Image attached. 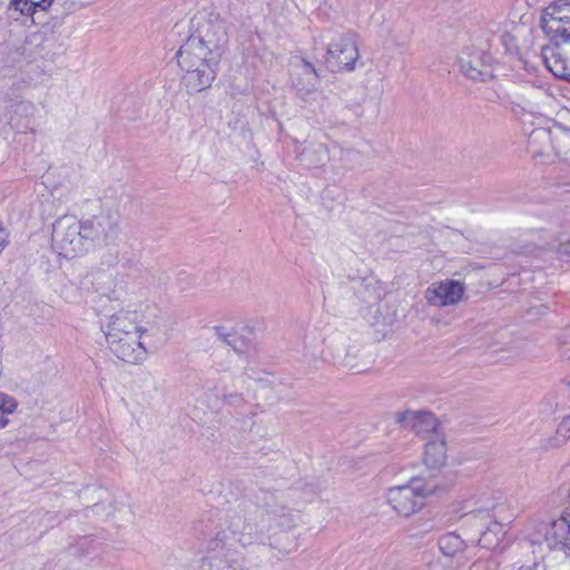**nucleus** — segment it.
Wrapping results in <instances>:
<instances>
[{
	"instance_id": "nucleus-1",
	"label": "nucleus",
	"mask_w": 570,
	"mask_h": 570,
	"mask_svg": "<svg viewBox=\"0 0 570 570\" xmlns=\"http://www.w3.org/2000/svg\"><path fill=\"white\" fill-rule=\"evenodd\" d=\"M191 33L179 48L183 61L188 65L190 53L206 57L212 63H219L228 43L226 21L218 14L194 17L190 20Z\"/></svg>"
},
{
	"instance_id": "nucleus-2",
	"label": "nucleus",
	"mask_w": 570,
	"mask_h": 570,
	"mask_svg": "<svg viewBox=\"0 0 570 570\" xmlns=\"http://www.w3.org/2000/svg\"><path fill=\"white\" fill-rule=\"evenodd\" d=\"M262 531L257 524L247 522L240 514L232 515L226 529L219 531L208 543V550L218 552L220 561L224 559L230 567L237 561V546L246 548L261 538Z\"/></svg>"
},
{
	"instance_id": "nucleus-3",
	"label": "nucleus",
	"mask_w": 570,
	"mask_h": 570,
	"mask_svg": "<svg viewBox=\"0 0 570 570\" xmlns=\"http://www.w3.org/2000/svg\"><path fill=\"white\" fill-rule=\"evenodd\" d=\"M52 247L65 258H72L88 252L81 222L75 216L58 218L52 225Z\"/></svg>"
},
{
	"instance_id": "nucleus-4",
	"label": "nucleus",
	"mask_w": 570,
	"mask_h": 570,
	"mask_svg": "<svg viewBox=\"0 0 570 570\" xmlns=\"http://www.w3.org/2000/svg\"><path fill=\"white\" fill-rule=\"evenodd\" d=\"M434 493V488L420 485L412 479L410 483L392 487L387 490L386 501L400 517H411L425 505L428 495Z\"/></svg>"
},
{
	"instance_id": "nucleus-5",
	"label": "nucleus",
	"mask_w": 570,
	"mask_h": 570,
	"mask_svg": "<svg viewBox=\"0 0 570 570\" xmlns=\"http://www.w3.org/2000/svg\"><path fill=\"white\" fill-rule=\"evenodd\" d=\"M358 58L355 33L345 32L328 43L324 62L331 72H351L355 69Z\"/></svg>"
},
{
	"instance_id": "nucleus-6",
	"label": "nucleus",
	"mask_w": 570,
	"mask_h": 570,
	"mask_svg": "<svg viewBox=\"0 0 570 570\" xmlns=\"http://www.w3.org/2000/svg\"><path fill=\"white\" fill-rule=\"evenodd\" d=\"M176 59L178 66L186 72L183 77V85L187 92L197 94L212 86L216 77V67L218 63H212L206 57L190 53L187 58L188 65H185L181 51H177Z\"/></svg>"
},
{
	"instance_id": "nucleus-7",
	"label": "nucleus",
	"mask_w": 570,
	"mask_h": 570,
	"mask_svg": "<svg viewBox=\"0 0 570 570\" xmlns=\"http://www.w3.org/2000/svg\"><path fill=\"white\" fill-rule=\"evenodd\" d=\"M87 248L107 245L119 232V216L111 210L101 212L92 218L81 222Z\"/></svg>"
},
{
	"instance_id": "nucleus-8",
	"label": "nucleus",
	"mask_w": 570,
	"mask_h": 570,
	"mask_svg": "<svg viewBox=\"0 0 570 570\" xmlns=\"http://www.w3.org/2000/svg\"><path fill=\"white\" fill-rule=\"evenodd\" d=\"M461 73L472 81H487L493 78L492 57L478 48H465L458 56Z\"/></svg>"
},
{
	"instance_id": "nucleus-9",
	"label": "nucleus",
	"mask_w": 570,
	"mask_h": 570,
	"mask_svg": "<svg viewBox=\"0 0 570 570\" xmlns=\"http://www.w3.org/2000/svg\"><path fill=\"white\" fill-rule=\"evenodd\" d=\"M35 110L30 101L6 98L0 104V130L9 127L18 132L26 131L30 128V118Z\"/></svg>"
},
{
	"instance_id": "nucleus-10",
	"label": "nucleus",
	"mask_w": 570,
	"mask_h": 570,
	"mask_svg": "<svg viewBox=\"0 0 570 570\" xmlns=\"http://www.w3.org/2000/svg\"><path fill=\"white\" fill-rule=\"evenodd\" d=\"M142 334L130 333L107 341L110 351L124 362L137 364L147 356V350L139 341Z\"/></svg>"
},
{
	"instance_id": "nucleus-11",
	"label": "nucleus",
	"mask_w": 570,
	"mask_h": 570,
	"mask_svg": "<svg viewBox=\"0 0 570 570\" xmlns=\"http://www.w3.org/2000/svg\"><path fill=\"white\" fill-rule=\"evenodd\" d=\"M320 83V73L312 62L303 58L299 65L294 67L291 75V86L296 96L306 101L315 94Z\"/></svg>"
},
{
	"instance_id": "nucleus-12",
	"label": "nucleus",
	"mask_w": 570,
	"mask_h": 570,
	"mask_svg": "<svg viewBox=\"0 0 570 570\" xmlns=\"http://www.w3.org/2000/svg\"><path fill=\"white\" fill-rule=\"evenodd\" d=\"M464 292L463 283L446 279L430 286L425 292V298L430 305L442 307L459 303Z\"/></svg>"
},
{
	"instance_id": "nucleus-13",
	"label": "nucleus",
	"mask_w": 570,
	"mask_h": 570,
	"mask_svg": "<svg viewBox=\"0 0 570 570\" xmlns=\"http://www.w3.org/2000/svg\"><path fill=\"white\" fill-rule=\"evenodd\" d=\"M215 333L219 341L230 346L238 355H249L255 351L254 334L249 327L239 330L216 326Z\"/></svg>"
},
{
	"instance_id": "nucleus-14",
	"label": "nucleus",
	"mask_w": 570,
	"mask_h": 570,
	"mask_svg": "<svg viewBox=\"0 0 570 570\" xmlns=\"http://www.w3.org/2000/svg\"><path fill=\"white\" fill-rule=\"evenodd\" d=\"M497 507V501L490 491H483L473 494L463 501V510H466V521L472 519L481 520V530L492 521V510Z\"/></svg>"
},
{
	"instance_id": "nucleus-15",
	"label": "nucleus",
	"mask_w": 570,
	"mask_h": 570,
	"mask_svg": "<svg viewBox=\"0 0 570 570\" xmlns=\"http://www.w3.org/2000/svg\"><path fill=\"white\" fill-rule=\"evenodd\" d=\"M396 422L403 428L414 431L417 435L439 434L436 431L439 426L438 420L431 412H399L396 413Z\"/></svg>"
},
{
	"instance_id": "nucleus-16",
	"label": "nucleus",
	"mask_w": 570,
	"mask_h": 570,
	"mask_svg": "<svg viewBox=\"0 0 570 570\" xmlns=\"http://www.w3.org/2000/svg\"><path fill=\"white\" fill-rule=\"evenodd\" d=\"M106 341L130 333L142 334L145 328L138 326L131 313L120 311L110 316L108 323L101 326Z\"/></svg>"
},
{
	"instance_id": "nucleus-17",
	"label": "nucleus",
	"mask_w": 570,
	"mask_h": 570,
	"mask_svg": "<svg viewBox=\"0 0 570 570\" xmlns=\"http://www.w3.org/2000/svg\"><path fill=\"white\" fill-rule=\"evenodd\" d=\"M540 26L554 47L564 43L570 50V20L557 16L541 14Z\"/></svg>"
},
{
	"instance_id": "nucleus-18",
	"label": "nucleus",
	"mask_w": 570,
	"mask_h": 570,
	"mask_svg": "<svg viewBox=\"0 0 570 570\" xmlns=\"http://www.w3.org/2000/svg\"><path fill=\"white\" fill-rule=\"evenodd\" d=\"M423 461L429 469H440L446 461V443L441 434L432 435L424 445Z\"/></svg>"
},
{
	"instance_id": "nucleus-19",
	"label": "nucleus",
	"mask_w": 570,
	"mask_h": 570,
	"mask_svg": "<svg viewBox=\"0 0 570 570\" xmlns=\"http://www.w3.org/2000/svg\"><path fill=\"white\" fill-rule=\"evenodd\" d=\"M548 540L554 549L563 551L570 558V520L561 518L553 521Z\"/></svg>"
},
{
	"instance_id": "nucleus-20",
	"label": "nucleus",
	"mask_w": 570,
	"mask_h": 570,
	"mask_svg": "<svg viewBox=\"0 0 570 570\" xmlns=\"http://www.w3.org/2000/svg\"><path fill=\"white\" fill-rule=\"evenodd\" d=\"M541 59L547 69L557 78L568 81L570 71L566 63V60L560 53H557L554 48L551 46H544L541 49Z\"/></svg>"
},
{
	"instance_id": "nucleus-21",
	"label": "nucleus",
	"mask_w": 570,
	"mask_h": 570,
	"mask_svg": "<svg viewBox=\"0 0 570 570\" xmlns=\"http://www.w3.org/2000/svg\"><path fill=\"white\" fill-rule=\"evenodd\" d=\"M255 502L257 507L264 509L267 513H272L275 515L284 514L286 510V505L284 504V501L281 499L279 493L264 489H261L255 494Z\"/></svg>"
},
{
	"instance_id": "nucleus-22",
	"label": "nucleus",
	"mask_w": 570,
	"mask_h": 570,
	"mask_svg": "<svg viewBox=\"0 0 570 570\" xmlns=\"http://www.w3.org/2000/svg\"><path fill=\"white\" fill-rule=\"evenodd\" d=\"M53 0H10L9 10L18 11L22 16L33 17L45 12L52 6Z\"/></svg>"
},
{
	"instance_id": "nucleus-23",
	"label": "nucleus",
	"mask_w": 570,
	"mask_h": 570,
	"mask_svg": "<svg viewBox=\"0 0 570 570\" xmlns=\"http://www.w3.org/2000/svg\"><path fill=\"white\" fill-rule=\"evenodd\" d=\"M439 549L446 557H453L464 549V542L460 535L450 532L439 539Z\"/></svg>"
},
{
	"instance_id": "nucleus-24",
	"label": "nucleus",
	"mask_w": 570,
	"mask_h": 570,
	"mask_svg": "<svg viewBox=\"0 0 570 570\" xmlns=\"http://www.w3.org/2000/svg\"><path fill=\"white\" fill-rule=\"evenodd\" d=\"M302 157L309 165L320 166L328 160V149L324 144H312L308 148L303 150Z\"/></svg>"
},
{
	"instance_id": "nucleus-25",
	"label": "nucleus",
	"mask_w": 570,
	"mask_h": 570,
	"mask_svg": "<svg viewBox=\"0 0 570 570\" xmlns=\"http://www.w3.org/2000/svg\"><path fill=\"white\" fill-rule=\"evenodd\" d=\"M542 14L557 16L570 20V0H556L544 8Z\"/></svg>"
},
{
	"instance_id": "nucleus-26",
	"label": "nucleus",
	"mask_w": 570,
	"mask_h": 570,
	"mask_svg": "<svg viewBox=\"0 0 570 570\" xmlns=\"http://www.w3.org/2000/svg\"><path fill=\"white\" fill-rule=\"evenodd\" d=\"M462 520H463V524L464 525H469V527H472V528H475L476 531L479 532L480 537H479V540H478V543L480 547L482 548H488V549H491L492 548V542L489 540V533H490V529H489V524H487L482 531H481V520L480 519H472L471 521H466V512H464V514L462 515Z\"/></svg>"
},
{
	"instance_id": "nucleus-27",
	"label": "nucleus",
	"mask_w": 570,
	"mask_h": 570,
	"mask_svg": "<svg viewBox=\"0 0 570 570\" xmlns=\"http://www.w3.org/2000/svg\"><path fill=\"white\" fill-rule=\"evenodd\" d=\"M18 406L17 401L9 395L0 393V412L6 415L12 413Z\"/></svg>"
},
{
	"instance_id": "nucleus-28",
	"label": "nucleus",
	"mask_w": 570,
	"mask_h": 570,
	"mask_svg": "<svg viewBox=\"0 0 570 570\" xmlns=\"http://www.w3.org/2000/svg\"><path fill=\"white\" fill-rule=\"evenodd\" d=\"M559 340L560 354L570 360V326L562 332Z\"/></svg>"
},
{
	"instance_id": "nucleus-29",
	"label": "nucleus",
	"mask_w": 570,
	"mask_h": 570,
	"mask_svg": "<svg viewBox=\"0 0 570 570\" xmlns=\"http://www.w3.org/2000/svg\"><path fill=\"white\" fill-rule=\"evenodd\" d=\"M223 401L224 403L236 407L240 406L244 403L243 395L239 393L225 394L223 396Z\"/></svg>"
},
{
	"instance_id": "nucleus-30",
	"label": "nucleus",
	"mask_w": 570,
	"mask_h": 570,
	"mask_svg": "<svg viewBox=\"0 0 570 570\" xmlns=\"http://www.w3.org/2000/svg\"><path fill=\"white\" fill-rule=\"evenodd\" d=\"M557 435H561V442H564L570 435V417H567L558 428Z\"/></svg>"
},
{
	"instance_id": "nucleus-31",
	"label": "nucleus",
	"mask_w": 570,
	"mask_h": 570,
	"mask_svg": "<svg viewBox=\"0 0 570 570\" xmlns=\"http://www.w3.org/2000/svg\"><path fill=\"white\" fill-rule=\"evenodd\" d=\"M558 253L562 256L570 257V238L559 245Z\"/></svg>"
},
{
	"instance_id": "nucleus-32",
	"label": "nucleus",
	"mask_w": 570,
	"mask_h": 570,
	"mask_svg": "<svg viewBox=\"0 0 570 570\" xmlns=\"http://www.w3.org/2000/svg\"><path fill=\"white\" fill-rule=\"evenodd\" d=\"M344 111H353V114L356 117H361L362 114H363V109H362V107L360 105L346 106L344 108Z\"/></svg>"
},
{
	"instance_id": "nucleus-33",
	"label": "nucleus",
	"mask_w": 570,
	"mask_h": 570,
	"mask_svg": "<svg viewBox=\"0 0 570 570\" xmlns=\"http://www.w3.org/2000/svg\"><path fill=\"white\" fill-rule=\"evenodd\" d=\"M538 135H546V132L542 131V130H534V131H532L531 137H534V136H538Z\"/></svg>"
}]
</instances>
